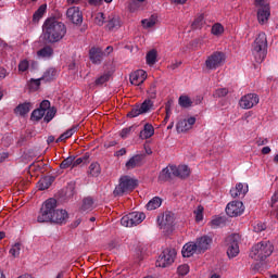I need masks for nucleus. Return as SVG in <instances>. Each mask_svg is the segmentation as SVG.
Segmentation results:
<instances>
[{
	"label": "nucleus",
	"instance_id": "nucleus-25",
	"mask_svg": "<svg viewBox=\"0 0 278 278\" xmlns=\"http://www.w3.org/2000/svg\"><path fill=\"white\" fill-rule=\"evenodd\" d=\"M53 47L45 46L37 51V58H41L42 60H50V58H53Z\"/></svg>",
	"mask_w": 278,
	"mask_h": 278
},
{
	"label": "nucleus",
	"instance_id": "nucleus-45",
	"mask_svg": "<svg viewBox=\"0 0 278 278\" xmlns=\"http://www.w3.org/2000/svg\"><path fill=\"white\" fill-rule=\"evenodd\" d=\"M94 23L96 25H99V27H103V24L105 23V14L101 12L96 14Z\"/></svg>",
	"mask_w": 278,
	"mask_h": 278
},
{
	"label": "nucleus",
	"instance_id": "nucleus-16",
	"mask_svg": "<svg viewBox=\"0 0 278 278\" xmlns=\"http://www.w3.org/2000/svg\"><path fill=\"white\" fill-rule=\"evenodd\" d=\"M270 18V4H266L264 7H258L257 10V21L260 25H266L268 20Z\"/></svg>",
	"mask_w": 278,
	"mask_h": 278
},
{
	"label": "nucleus",
	"instance_id": "nucleus-13",
	"mask_svg": "<svg viewBox=\"0 0 278 278\" xmlns=\"http://www.w3.org/2000/svg\"><path fill=\"white\" fill-rule=\"evenodd\" d=\"M66 16L74 25H81V23H84V14L79 10V7H71L67 9Z\"/></svg>",
	"mask_w": 278,
	"mask_h": 278
},
{
	"label": "nucleus",
	"instance_id": "nucleus-6",
	"mask_svg": "<svg viewBox=\"0 0 278 278\" xmlns=\"http://www.w3.org/2000/svg\"><path fill=\"white\" fill-rule=\"evenodd\" d=\"M175 257H177V250L167 248L163 250L156 260V266L159 268H167V266H170L175 262Z\"/></svg>",
	"mask_w": 278,
	"mask_h": 278
},
{
	"label": "nucleus",
	"instance_id": "nucleus-34",
	"mask_svg": "<svg viewBox=\"0 0 278 278\" xmlns=\"http://www.w3.org/2000/svg\"><path fill=\"white\" fill-rule=\"evenodd\" d=\"M146 60H147V64H149L150 66H153V64L157 62V51L156 50L149 51L147 53Z\"/></svg>",
	"mask_w": 278,
	"mask_h": 278
},
{
	"label": "nucleus",
	"instance_id": "nucleus-29",
	"mask_svg": "<svg viewBox=\"0 0 278 278\" xmlns=\"http://www.w3.org/2000/svg\"><path fill=\"white\" fill-rule=\"evenodd\" d=\"M53 184V178L51 177H45L41 178L38 184H37V188L39 190H49V188H51V185Z\"/></svg>",
	"mask_w": 278,
	"mask_h": 278
},
{
	"label": "nucleus",
	"instance_id": "nucleus-22",
	"mask_svg": "<svg viewBox=\"0 0 278 278\" xmlns=\"http://www.w3.org/2000/svg\"><path fill=\"white\" fill-rule=\"evenodd\" d=\"M249 192V186H245L242 182L236 185L235 188L230 189V195L232 199H238V197H244Z\"/></svg>",
	"mask_w": 278,
	"mask_h": 278
},
{
	"label": "nucleus",
	"instance_id": "nucleus-60",
	"mask_svg": "<svg viewBox=\"0 0 278 278\" xmlns=\"http://www.w3.org/2000/svg\"><path fill=\"white\" fill-rule=\"evenodd\" d=\"M80 164H84V159L78 157L73 160V168H75V166H79Z\"/></svg>",
	"mask_w": 278,
	"mask_h": 278
},
{
	"label": "nucleus",
	"instance_id": "nucleus-8",
	"mask_svg": "<svg viewBox=\"0 0 278 278\" xmlns=\"http://www.w3.org/2000/svg\"><path fill=\"white\" fill-rule=\"evenodd\" d=\"M240 240L242 237L240 233H233L227 237L228 248H227V255L228 257H237L240 254Z\"/></svg>",
	"mask_w": 278,
	"mask_h": 278
},
{
	"label": "nucleus",
	"instance_id": "nucleus-49",
	"mask_svg": "<svg viewBox=\"0 0 278 278\" xmlns=\"http://www.w3.org/2000/svg\"><path fill=\"white\" fill-rule=\"evenodd\" d=\"M29 68V61L27 59H24L18 64V71L20 73H25Z\"/></svg>",
	"mask_w": 278,
	"mask_h": 278
},
{
	"label": "nucleus",
	"instance_id": "nucleus-38",
	"mask_svg": "<svg viewBox=\"0 0 278 278\" xmlns=\"http://www.w3.org/2000/svg\"><path fill=\"white\" fill-rule=\"evenodd\" d=\"M178 103L180 108H192V100L188 96H180Z\"/></svg>",
	"mask_w": 278,
	"mask_h": 278
},
{
	"label": "nucleus",
	"instance_id": "nucleus-18",
	"mask_svg": "<svg viewBox=\"0 0 278 278\" xmlns=\"http://www.w3.org/2000/svg\"><path fill=\"white\" fill-rule=\"evenodd\" d=\"M142 164H144V154H137L130 157L128 162H126V168L127 170H131L142 166Z\"/></svg>",
	"mask_w": 278,
	"mask_h": 278
},
{
	"label": "nucleus",
	"instance_id": "nucleus-50",
	"mask_svg": "<svg viewBox=\"0 0 278 278\" xmlns=\"http://www.w3.org/2000/svg\"><path fill=\"white\" fill-rule=\"evenodd\" d=\"M227 94H229V89L227 88H219L214 92V97H217L218 99L227 97Z\"/></svg>",
	"mask_w": 278,
	"mask_h": 278
},
{
	"label": "nucleus",
	"instance_id": "nucleus-37",
	"mask_svg": "<svg viewBox=\"0 0 278 278\" xmlns=\"http://www.w3.org/2000/svg\"><path fill=\"white\" fill-rule=\"evenodd\" d=\"M93 205H94V200H92V198H85L83 200L81 211L88 212L92 210Z\"/></svg>",
	"mask_w": 278,
	"mask_h": 278
},
{
	"label": "nucleus",
	"instance_id": "nucleus-5",
	"mask_svg": "<svg viewBox=\"0 0 278 278\" xmlns=\"http://www.w3.org/2000/svg\"><path fill=\"white\" fill-rule=\"evenodd\" d=\"M137 186H138V181L136 179H132L129 176H123L119 179L118 186H116L113 191L114 197H123V194H126L127 192H131L132 190H136Z\"/></svg>",
	"mask_w": 278,
	"mask_h": 278
},
{
	"label": "nucleus",
	"instance_id": "nucleus-15",
	"mask_svg": "<svg viewBox=\"0 0 278 278\" xmlns=\"http://www.w3.org/2000/svg\"><path fill=\"white\" fill-rule=\"evenodd\" d=\"M129 79L132 86H141L147 80V72L144 70H137L130 74Z\"/></svg>",
	"mask_w": 278,
	"mask_h": 278
},
{
	"label": "nucleus",
	"instance_id": "nucleus-53",
	"mask_svg": "<svg viewBox=\"0 0 278 278\" xmlns=\"http://www.w3.org/2000/svg\"><path fill=\"white\" fill-rule=\"evenodd\" d=\"M39 110H42L45 114H47V111L51 110V102L49 100H43L40 103Z\"/></svg>",
	"mask_w": 278,
	"mask_h": 278
},
{
	"label": "nucleus",
	"instance_id": "nucleus-19",
	"mask_svg": "<svg viewBox=\"0 0 278 278\" xmlns=\"http://www.w3.org/2000/svg\"><path fill=\"white\" fill-rule=\"evenodd\" d=\"M103 55L105 53L101 48H91L89 50V60H91L92 64H101L103 62Z\"/></svg>",
	"mask_w": 278,
	"mask_h": 278
},
{
	"label": "nucleus",
	"instance_id": "nucleus-56",
	"mask_svg": "<svg viewBox=\"0 0 278 278\" xmlns=\"http://www.w3.org/2000/svg\"><path fill=\"white\" fill-rule=\"evenodd\" d=\"M212 227H220L223 225V217H217L211 222Z\"/></svg>",
	"mask_w": 278,
	"mask_h": 278
},
{
	"label": "nucleus",
	"instance_id": "nucleus-36",
	"mask_svg": "<svg viewBox=\"0 0 278 278\" xmlns=\"http://www.w3.org/2000/svg\"><path fill=\"white\" fill-rule=\"evenodd\" d=\"M176 129L179 134H184L186 131H190V126L186 119H181L177 123Z\"/></svg>",
	"mask_w": 278,
	"mask_h": 278
},
{
	"label": "nucleus",
	"instance_id": "nucleus-17",
	"mask_svg": "<svg viewBox=\"0 0 278 278\" xmlns=\"http://www.w3.org/2000/svg\"><path fill=\"white\" fill-rule=\"evenodd\" d=\"M170 170L174 175V177H179L180 179H186L190 177V167L188 165H180V166H170Z\"/></svg>",
	"mask_w": 278,
	"mask_h": 278
},
{
	"label": "nucleus",
	"instance_id": "nucleus-23",
	"mask_svg": "<svg viewBox=\"0 0 278 278\" xmlns=\"http://www.w3.org/2000/svg\"><path fill=\"white\" fill-rule=\"evenodd\" d=\"M28 112H31V102L21 103L14 109V114L22 117H25Z\"/></svg>",
	"mask_w": 278,
	"mask_h": 278
},
{
	"label": "nucleus",
	"instance_id": "nucleus-20",
	"mask_svg": "<svg viewBox=\"0 0 278 278\" xmlns=\"http://www.w3.org/2000/svg\"><path fill=\"white\" fill-rule=\"evenodd\" d=\"M122 25L123 23L121 22V17L117 15L111 14L106 22V29H109V31H114L115 29H121Z\"/></svg>",
	"mask_w": 278,
	"mask_h": 278
},
{
	"label": "nucleus",
	"instance_id": "nucleus-54",
	"mask_svg": "<svg viewBox=\"0 0 278 278\" xmlns=\"http://www.w3.org/2000/svg\"><path fill=\"white\" fill-rule=\"evenodd\" d=\"M195 214V220L198 223H200V220H203V207H198L197 212H194Z\"/></svg>",
	"mask_w": 278,
	"mask_h": 278
},
{
	"label": "nucleus",
	"instance_id": "nucleus-64",
	"mask_svg": "<svg viewBox=\"0 0 278 278\" xmlns=\"http://www.w3.org/2000/svg\"><path fill=\"white\" fill-rule=\"evenodd\" d=\"M278 202V192L274 193V195L271 197V206L275 205V203Z\"/></svg>",
	"mask_w": 278,
	"mask_h": 278
},
{
	"label": "nucleus",
	"instance_id": "nucleus-58",
	"mask_svg": "<svg viewBox=\"0 0 278 278\" xmlns=\"http://www.w3.org/2000/svg\"><path fill=\"white\" fill-rule=\"evenodd\" d=\"M264 5H269L266 0H255L256 8H264Z\"/></svg>",
	"mask_w": 278,
	"mask_h": 278
},
{
	"label": "nucleus",
	"instance_id": "nucleus-14",
	"mask_svg": "<svg viewBox=\"0 0 278 278\" xmlns=\"http://www.w3.org/2000/svg\"><path fill=\"white\" fill-rule=\"evenodd\" d=\"M213 239L210 236H202L195 240L198 253H205L212 247Z\"/></svg>",
	"mask_w": 278,
	"mask_h": 278
},
{
	"label": "nucleus",
	"instance_id": "nucleus-51",
	"mask_svg": "<svg viewBox=\"0 0 278 278\" xmlns=\"http://www.w3.org/2000/svg\"><path fill=\"white\" fill-rule=\"evenodd\" d=\"M40 81H42L41 78H38V79L31 78L29 83L30 90H38V88H40Z\"/></svg>",
	"mask_w": 278,
	"mask_h": 278
},
{
	"label": "nucleus",
	"instance_id": "nucleus-2",
	"mask_svg": "<svg viewBox=\"0 0 278 278\" xmlns=\"http://www.w3.org/2000/svg\"><path fill=\"white\" fill-rule=\"evenodd\" d=\"M43 40L49 45H55L66 36V25L55 18H48L43 24Z\"/></svg>",
	"mask_w": 278,
	"mask_h": 278
},
{
	"label": "nucleus",
	"instance_id": "nucleus-59",
	"mask_svg": "<svg viewBox=\"0 0 278 278\" xmlns=\"http://www.w3.org/2000/svg\"><path fill=\"white\" fill-rule=\"evenodd\" d=\"M165 112H166L165 121H168V118H170V103H167L165 105Z\"/></svg>",
	"mask_w": 278,
	"mask_h": 278
},
{
	"label": "nucleus",
	"instance_id": "nucleus-42",
	"mask_svg": "<svg viewBox=\"0 0 278 278\" xmlns=\"http://www.w3.org/2000/svg\"><path fill=\"white\" fill-rule=\"evenodd\" d=\"M75 160V156H68L67 159L63 160L60 164V168L66 169V168H73V161Z\"/></svg>",
	"mask_w": 278,
	"mask_h": 278
},
{
	"label": "nucleus",
	"instance_id": "nucleus-26",
	"mask_svg": "<svg viewBox=\"0 0 278 278\" xmlns=\"http://www.w3.org/2000/svg\"><path fill=\"white\" fill-rule=\"evenodd\" d=\"M162 206V198L160 197H154L152 198L146 205L148 211H153V210H157V207Z\"/></svg>",
	"mask_w": 278,
	"mask_h": 278
},
{
	"label": "nucleus",
	"instance_id": "nucleus-10",
	"mask_svg": "<svg viewBox=\"0 0 278 278\" xmlns=\"http://www.w3.org/2000/svg\"><path fill=\"white\" fill-rule=\"evenodd\" d=\"M157 225L161 227V229L170 231V229H173V225H175V214H173L170 211H166L162 215H159Z\"/></svg>",
	"mask_w": 278,
	"mask_h": 278
},
{
	"label": "nucleus",
	"instance_id": "nucleus-24",
	"mask_svg": "<svg viewBox=\"0 0 278 278\" xmlns=\"http://www.w3.org/2000/svg\"><path fill=\"white\" fill-rule=\"evenodd\" d=\"M181 253L184 257H192L194 253H199L197 250V243L194 242L186 243L182 248Z\"/></svg>",
	"mask_w": 278,
	"mask_h": 278
},
{
	"label": "nucleus",
	"instance_id": "nucleus-11",
	"mask_svg": "<svg viewBox=\"0 0 278 278\" xmlns=\"http://www.w3.org/2000/svg\"><path fill=\"white\" fill-rule=\"evenodd\" d=\"M244 213V204L241 201H232L226 206V214L230 218H236L237 216H242Z\"/></svg>",
	"mask_w": 278,
	"mask_h": 278
},
{
	"label": "nucleus",
	"instance_id": "nucleus-48",
	"mask_svg": "<svg viewBox=\"0 0 278 278\" xmlns=\"http://www.w3.org/2000/svg\"><path fill=\"white\" fill-rule=\"evenodd\" d=\"M10 253L13 257H18L21 255V243H15L11 249Z\"/></svg>",
	"mask_w": 278,
	"mask_h": 278
},
{
	"label": "nucleus",
	"instance_id": "nucleus-32",
	"mask_svg": "<svg viewBox=\"0 0 278 278\" xmlns=\"http://www.w3.org/2000/svg\"><path fill=\"white\" fill-rule=\"evenodd\" d=\"M172 176H173V170H170V166L169 167H165L160 173L159 180L160 181H168V179H170Z\"/></svg>",
	"mask_w": 278,
	"mask_h": 278
},
{
	"label": "nucleus",
	"instance_id": "nucleus-9",
	"mask_svg": "<svg viewBox=\"0 0 278 278\" xmlns=\"http://www.w3.org/2000/svg\"><path fill=\"white\" fill-rule=\"evenodd\" d=\"M225 54L223 52H214L210 56H207L205 61V66L208 71H216V68L223 66V62H225Z\"/></svg>",
	"mask_w": 278,
	"mask_h": 278
},
{
	"label": "nucleus",
	"instance_id": "nucleus-21",
	"mask_svg": "<svg viewBox=\"0 0 278 278\" xmlns=\"http://www.w3.org/2000/svg\"><path fill=\"white\" fill-rule=\"evenodd\" d=\"M155 136V128L152 124H144L142 130L139 132V138L141 140H149V138H153Z\"/></svg>",
	"mask_w": 278,
	"mask_h": 278
},
{
	"label": "nucleus",
	"instance_id": "nucleus-47",
	"mask_svg": "<svg viewBox=\"0 0 278 278\" xmlns=\"http://www.w3.org/2000/svg\"><path fill=\"white\" fill-rule=\"evenodd\" d=\"M108 81H110V74H103L96 79V86H103Z\"/></svg>",
	"mask_w": 278,
	"mask_h": 278
},
{
	"label": "nucleus",
	"instance_id": "nucleus-57",
	"mask_svg": "<svg viewBox=\"0 0 278 278\" xmlns=\"http://www.w3.org/2000/svg\"><path fill=\"white\" fill-rule=\"evenodd\" d=\"M264 229H266V226L262 223H257L254 226V231H256V233H260V231H264Z\"/></svg>",
	"mask_w": 278,
	"mask_h": 278
},
{
	"label": "nucleus",
	"instance_id": "nucleus-4",
	"mask_svg": "<svg viewBox=\"0 0 278 278\" xmlns=\"http://www.w3.org/2000/svg\"><path fill=\"white\" fill-rule=\"evenodd\" d=\"M253 53L255 55L256 62H264L266 58V49H268V38L266 33H260L254 40Z\"/></svg>",
	"mask_w": 278,
	"mask_h": 278
},
{
	"label": "nucleus",
	"instance_id": "nucleus-1",
	"mask_svg": "<svg viewBox=\"0 0 278 278\" xmlns=\"http://www.w3.org/2000/svg\"><path fill=\"white\" fill-rule=\"evenodd\" d=\"M58 207V200L50 198L42 204L37 220L39 223H54L55 225H66L68 212Z\"/></svg>",
	"mask_w": 278,
	"mask_h": 278
},
{
	"label": "nucleus",
	"instance_id": "nucleus-30",
	"mask_svg": "<svg viewBox=\"0 0 278 278\" xmlns=\"http://www.w3.org/2000/svg\"><path fill=\"white\" fill-rule=\"evenodd\" d=\"M47 13V4H41L33 15V23H38Z\"/></svg>",
	"mask_w": 278,
	"mask_h": 278
},
{
	"label": "nucleus",
	"instance_id": "nucleus-41",
	"mask_svg": "<svg viewBox=\"0 0 278 278\" xmlns=\"http://www.w3.org/2000/svg\"><path fill=\"white\" fill-rule=\"evenodd\" d=\"M134 131H136V126L135 125L122 129L121 132H119V136L123 139L129 138V136H131V134H134Z\"/></svg>",
	"mask_w": 278,
	"mask_h": 278
},
{
	"label": "nucleus",
	"instance_id": "nucleus-31",
	"mask_svg": "<svg viewBox=\"0 0 278 278\" xmlns=\"http://www.w3.org/2000/svg\"><path fill=\"white\" fill-rule=\"evenodd\" d=\"M88 175L90 177H99L101 175V165L97 162L89 165Z\"/></svg>",
	"mask_w": 278,
	"mask_h": 278
},
{
	"label": "nucleus",
	"instance_id": "nucleus-62",
	"mask_svg": "<svg viewBox=\"0 0 278 278\" xmlns=\"http://www.w3.org/2000/svg\"><path fill=\"white\" fill-rule=\"evenodd\" d=\"M126 154H127V150L125 148H122L119 151L115 152L116 157H121Z\"/></svg>",
	"mask_w": 278,
	"mask_h": 278
},
{
	"label": "nucleus",
	"instance_id": "nucleus-3",
	"mask_svg": "<svg viewBox=\"0 0 278 278\" xmlns=\"http://www.w3.org/2000/svg\"><path fill=\"white\" fill-rule=\"evenodd\" d=\"M275 251V247L270 241H261L252 247L250 257L256 262H264L266 257H270Z\"/></svg>",
	"mask_w": 278,
	"mask_h": 278
},
{
	"label": "nucleus",
	"instance_id": "nucleus-55",
	"mask_svg": "<svg viewBox=\"0 0 278 278\" xmlns=\"http://www.w3.org/2000/svg\"><path fill=\"white\" fill-rule=\"evenodd\" d=\"M150 99H155L157 97V90H155V85H152L148 91Z\"/></svg>",
	"mask_w": 278,
	"mask_h": 278
},
{
	"label": "nucleus",
	"instance_id": "nucleus-52",
	"mask_svg": "<svg viewBox=\"0 0 278 278\" xmlns=\"http://www.w3.org/2000/svg\"><path fill=\"white\" fill-rule=\"evenodd\" d=\"M178 275H181V277L188 275L190 273V267L186 264L178 266Z\"/></svg>",
	"mask_w": 278,
	"mask_h": 278
},
{
	"label": "nucleus",
	"instance_id": "nucleus-40",
	"mask_svg": "<svg viewBox=\"0 0 278 278\" xmlns=\"http://www.w3.org/2000/svg\"><path fill=\"white\" fill-rule=\"evenodd\" d=\"M45 111L40 110V109H36L33 111L31 115H30V121H40L45 117Z\"/></svg>",
	"mask_w": 278,
	"mask_h": 278
},
{
	"label": "nucleus",
	"instance_id": "nucleus-63",
	"mask_svg": "<svg viewBox=\"0 0 278 278\" xmlns=\"http://www.w3.org/2000/svg\"><path fill=\"white\" fill-rule=\"evenodd\" d=\"M103 0H89V5H101Z\"/></svg>",
	"mask_w": 278,
	"mask_h": 278
},
{
	"label": "nucleus",
	"instance_id": "nucleus-46",
	"mask_svg": "<svg viewBox=\"0 0 278 278\" xmlns=\"http://www.w3.org/2000/svg\"><path fill=\"white\" fill-rule=\"evenodd\" d=\"M140 114H142V111H140V105H137L128 112L127 116L128 118H136V116H140Z\"/></svg>",
	"mask_w": 278,
	"mask_h": 278
},
{
	"label": "nucleus",
	"instance_id": "nucleus-33",
	"mask_svg": "<svg viewBox=\"0 0 278 278\" xmlns=\"http://www.w3.org/2000/svg\"><path fill=\"white\" fill-rule=\"evenodd\" d=\"M205 25L203 14L198 15L191 24V29H201Z\"/></svg>",
	"mask_w": 278,
	"mask_h": 278
},
{
	"label": "nucleus",
	"instance_id": "nucleus-28",
	"mask_svg": "<svg viewBox=\"0 0 278 278\" xmlns=\"http://www.w3.org/2000/svg\"><path fill=\"white\" fill-rule=\"evenodd\" d=\"M75 131H77V126H73L72 128L67 129L55 140L56 144H59V142H64L65 140H68V138H72Z\"/></svg>",
	"mask_w": 278,
	"mask_h": 278
},
{
	"label": "nucleus",
	"instance_id": "nucleus-61",
	"mask_svg": "<svg viewBox=\"0 0 278 278\" xmlns=\"http://www.w3.org/2000/svg\"><path fill=\"white\" fill-rule=\"evenodd\" d=\"M187 121V125L192 129V126L194 125V123H197V118L195 117H189Z\"/></svg>",
	"mask_w": 278,
	"mask_h": 278
},
{
	"label": "nucleus",
	"instance_id": "nucleus-44",
	"mask_svg": "<svg viewBox=\"0 0 278 278\" xmlns=\"http://www.w3.org/2000/svg\"><path fill=\"white\" fill-rule=\"evenodd\" d=\"M224 31H225V27H223L220 23L214 24L212 26L213 36H220Z\"/></svg>",
	"mask_w": 278,
	"mask_h": 278
},
{
	"label": "nucleus",
	"instance_id": "nucleus-27",
	"mask_svg": "<svg viewBox=\"0 0 278 278\" xmlns=\"http://www.w3.org/2000/svg\"><path fill=\"white\" fill-rule=\"evenodd\" d=\"M55 77H58V71L53 67H50L43 73L41 80L42 81H53V79H55Z\"/></svg>",
	"mask_w": 278,
	"mask_h": 278
},
{
	"label": "nucleus",
	"instance_id": "nucleus-39",
	"mask_svg": "<svg viewBox=\"0 0 278 278\" xmlns=\"http://www.w3.org/2000/svg\"><path fill=\"white\" fill-rule=\"evenodd\" d=\"M152 108L153 101H151L150 99L144 100L143 103L139 105V110L142 114H147V112H149V110H151Z\"/></svg>",
	"mask_w": 278,
	"mask_h": 278
},
{
	"label": "nucleus",
	"instance_id": "nucleus-12",
	"mask_svg": "<svg viewBox=\"0 0 278 278\" xmlns=\"http://www.w3.org/2000/svg\"><path fill=\"white\" fill-rule=\"evenodd\" d=\"M257 103H260V96L256 93H248L241 97L239 101V105L242 110H251L252 108H255Z\"/></svg>",
	"mask_w": 278,
	"mask_h": 278
},
{
	"label": "nucleus",
	"instance_id": "nucleus-35",
	"mask_svg": "<svg viewBox=\"0 0 278 278\" xmlns=\"http://www.w3.org/2000/svg\"><path fill=\"white\" fill-rule=\"evenodd\" d=\"M141 23L146 29H151L157 23V16L152 15L150 18L142 20Z\"/></svg>",
	"mask_w": 278,
	"mask_h": 278
},
{
	"label": "nucleus",
	"instance_id": "nucleus-7",
	"mask_svg": "<svg viewBox=\"0 0 278 278\" xmlns=\"http://www.w3.org/2000/svg\"><path fill=\"white\" fill-rule=\"evenodd\" d=\"M146 218L147 215H144V213L131 212L122 217L121 225H123V227H136L137 225H140V223H142V220Z\"/></svg>",
	"mask_w": 278,
	"mask_h": 278
},
{
	"label": "nucleus",
	"instance_id": "nucleus-43",
	"mask_svg": "<svg viewBox=\"0 0 278 278\" xmlns=\"http://www.w3.org/2000/svg\"><path fill=\"white\" fill-rule=\"evenodd\" d=\"M55 109L51 108L48 111H46V115L43 117L45 123H51V121H53V118L55 117Z\"/></svg>",
	"mask_w": 278,
	"mask_h": 278
}]
</instances>
